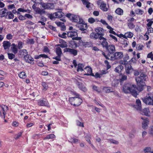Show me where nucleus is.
Returning a JSON list of instances; mask_svg holds the SVG:
<instances>
[{"label": "nucleus", "instance_id": "nucleus-32", "mask_svg": "<svg viewBox=\"0 0 153 153\" xmlns=\"http://www.w3.org/2000/svg\"><path fill=\"white\" fill-rule=\"evenodd\" d=\"M83 4L85 5L86 7L88 8L90 7L91 3L87 1L86 0H81Z\"/></svg>", "mask_w": 153, "mask_h": 153}, {"label": "nucleus", "instance_id": "nucleus-13", "mask_svg": "<svg viewBox=\"0 0 153 153\" xmlns=\"http://www.w3.org/2000/svg\"><path fill=\"white\" fill-rule=\"evenodd\" d=\"M64 52H68L74 56H76L77 53V51L76 50L73 49L66 48L64 50Z\"/></svg>", "mask_w": 153, "mask_h": 153}, {"label": "nucleus", "instance_id": "nucleus-39", "mask_svg": "<svg viewBox=\"0 0 153 153\" xmlns=\"http://www.w3.org/2000/svg\"><path fill=\"white\" fill-rule=\"evenodd\" d=\"M135 13L137 15H142L144 13V11H143L141 10L140 9H139L136 10L135 11Z\"/></svg>", "mask_w": 153, "mask_h": 153}, {"label": "nucleus", "instance_id": "nucleus-8", "mask_svg": "<svg viewBox=\"0 0 153 153\" xmlns=\"http://www.w3.org/2000/svg\"><path fill=\"white\" fill-rule=\"evenodd\" d=\"M80 40H72L70 41L69 43V46L70 47L75 48L78 46L79 42H80Z\"/></svg>", "mask_w": 153, "mask_h": 153}, {"label": "nucleus", "instance_id": "nucleus-35", "mask_svg": "<svg viewBox=\"0 0 153 153\" xmlns=\"http://www.w3.org/2000/svg\"><path fill=\"white\" fill-rule=\"evenodd\" d=\"M84 67V65L82 64H79L78 65V68L77 69V71H83V68Z\"/></svg>", "mask_w": 153, "mask_h": 153}, {"label": "nucleus", "instance_id": "nucleus-25", "mask_svg": "<svg viewBox=\"0 0 153 153\" xmlns=\"http://www.w3.org/2000/svg\"><path fill=\"white\" fill-rule=\"evenodd\" d=\"M77 85L79 88L84 92L86 91V89L85 87L82 83L78 82Z\"/></svg>", "mask_w": 153, "mask_h": 153}, {"label": "nucleus", "instance_id": "nucleus-26", "mask_svg": "<svg viewBox=\"0 0 153 153\" xmlns=\"http://www.w3.org/2000/svg\"><path fill=\"white\" fill-rule=\"evenodd\" d=\"M100 9L104 11H107L108 10V8L106 7V4L102 3L100 6Z\"/></svg>", "mask_w": 153, "mask_h": 153}, {"label": "nucleus", "instance_id": "nucleus-56", "mask_svg": "<svg viewBox=\"0 0 153 153\" xmlns=\"http://www.w3.org/2000/svg\"><path fill=\"white\" fill-rule=\"evenodd\" d=\"M73 15V14H71L70 13L67 14L66 15V16L70 20H71L72 19L73 16H72Z\"/></svg>", "mask_w": 153, "mask_h": 153}, {"label": "nucleus", "instance_id": "nucleus-62", "mask_svg": "<svg viewBox=\"0 0 153 153\" xmlns=\"http://www.w3.org/2000/svg\"><path fill=\"white\" fill-rule=\"evenodd\" d=\"M91 43L89 42H86L84 43V45L85 47H89L90 46Z\"/></svg>", "mask_w": 153, "mask_h": 153}, {"label": "nucleus", "instance_id": "nucleus-57", "mask_svg": "<svg viewBox=\"0 0 153 153\" xmlns=\"http://www.w3.org/2000/svg\"><path fill=\"white\" fill-rule=\"evenodd\" d=\"M120 63L122 65H127L126 64H127V62L125 60H121L120 61Z\"/></svg>", "mask_w": 153, "mask_h": 153}, {"label": "nucleus", "instance_id": "nucleus-37", "mask_svg": "<svg viewBox=\"0 0 153 153\" xmlns=\"http://www.w3.org/2000/svg\"><path fill=\"white\" fill-rule=\"evenodd\" d=\"M19 76L21 78L25 79L26 77L25 73L24 72H21L19 74Z\"/></svg>", "mask_w": 153, "mask_h": 153}, {"label": "nucleus", "instance_id": "nucleus-11", "mask_svg": "<svg viewBox=\"0 0 153 153\" xmlns=\"http://www.w3.org/2000/svg\"><path fill=\"white\" fill-rule=\"evenodd\" d=\"M76 26L78 27L81 30L84 31L87 28V25L86 24H84L82 22L76 24Z\"/></svg>", "mask_w": 153, "mask_h": 153}, {"label": "nucleus", "instance_id": "nucleus-18", "mask_svg": "<svg viewBox=\"0 0 153 153\" xmlns=\"http://www.w3.org/2000/svg\"><path fill=\"white\" fill-rule=\"evenodd\" d=\"M133 71L131 66L130 65H126L125 68V71L127 74H130Z\"/></svg>", "mask_w": 153, "mask_h": 153}, {"label": "nucleus", "instance_id": "nucleus-59", "mask_svg": "<svg viewBox=\"0 0 153 153\" xmlns=\"http://www.w3.org/2000/svg\"><path fill=\"white\" fill-rule=\"evenodd\" d=\"M13 37V36L11 34H9L7 35V38L9 40L11 39Z\"/></svg>", "mask_w": 153, "mask_h": 153}, {"label": "nucleus", "instance_id": "nucleus-53", "mask_svg": "<svg viewBox=\"0 0 153 153\" xmlns=\"http://www.w3.org/2000/svg\"><path fill=\"white\" fill-rule=\"evenodd\" d=\"M108 72V71L107 69L106 70H102L100 71L101 75L105 74Z\"/></svg>", "mask_w": 153, "mask_h": 153}, {"label": "nucleus", "instance_id": "nucleus-24", "mask_svg": "<svg viewBox=\"0 0 153 153\" xmlns=\"http://www.w3.org/2000/svg\"><path fill=\"white\" fill-rule=\"evenodd\" d=\"M24 58L26 61L29 63L30 62V61L33 60V58L28 54L25 55Z\"/></svg>", "mask_w": 153, "mask_h": 153}, {"label": "nucleus", "instance_id": "nucleus-22", "mask_svg": "<svg viewBox=\"0 0 153 153\" xmlns=\"http://www.w3.org/2000/svg\"><path fill=\"white\" fill-rule=\"evenodd\" d=\"M140 111V113L143 115H144L146 116L149 115V109L147 108H145L143 109V110Z\"/></svg>", "mask_w": 153, "mask_h": 153}, {"label": "nucleus", "instance_id": "nucleus-45", "mask_svg": "<svg viewBox=\"0 0 153 153\" xmlns=\"http://www.w3.org/2000/svg\"><path fill=\"white\" fill-rule=\"evenodd\" d=\"M118 81L117 80H114L112 82V85L113 86L115 87L118 84Z\"/></svg>", "mask_w": 153, "mask_h": 153}, {"label": "nucleus", "instance_id": "nucleus-17", "mask_svg": "<svg viewBox=\"0 0 153 153\" xmlns=\"http://www.w3.org/2000/svg\"><path fill=\"white\" fill-rule=\"evenodd\" d=\"M8 13V11L6 8H3L0 10V15L1 17L6 16Z\"/></svg>", "mask_w": 153, "mask_h": 153}, {"label": "nucleus", "instance_id": "nucleus-54", "mask_svg": "<svg viewBox=\"0 0 153 153\" xmlns=\"http://www.w3.org/2000/svg\"><path fill=\"white\" fill-rule=\"evenodd\" d=\"M60 57L61 56L57 55V56L53 57V59L57 61H60L61 60Z\"/></svg>", "mask_w": 153, "mask_h": 153}, {"label": "nucleus", "instance_id": "nucleus-63", "mask_svg": "<svg viewBox=\"0 0 153 153\" xmlns=\"http://www.w3.org/2000/svg\"><path fill=\"white\" fill-rule=\"evenodd\" d=\"M22 133L20 132L18 133L16 135V137H15L16 139H18L22 135Z\"/></svg>", "mask_w": 153, "mask_h": 153}, {"label": "nucleus", "instance_id": "nucleus-43", "mask_svg": "<svg viewBox=\"0 0 153 153\" xmlns=\"http://www.w3.org/2000/svg\"><path fill=\"white\" fill-rule=\"evenodd\" d=\"M128 27L131 29H134L135 27V25L132 23H128Z\"/></svg>", "mask_w": 153, "mask_h": 153}, {"label": "nucleus", "instance_id": "nucleus-36", "mask_svg": "<svg viewBox=\"0 0 153 153\" xmlns=\"http://www.w3.org/2000/svg\"><path fill=\"white\" fill-rule=\"evenodd\" d=\"M55 137V136L53 134H51L47 135L46 137H45L44 138V140L46 139H51L54 138Z\"/></svg>", "mask_w": 153, "mask_h": 153}, {"label": "nucleus", "instance_id": "nucleus-16", "mask_svg": "<svg viewBox=\"0 0 153 153\" xmlns=\"http://www.w3.org/2000/svg\"><path fill=\"white\" fill-rule=\"evenodd\" d=\"M38 104L39 105L42 106H49V103L47 100L45 99L39 100L38 102Z\"/></svg>", "mask_w": 153, "mask_h": 153}, {"label": "nucleus", "instance_id": "nucleus-1", "mask_svg": "<svg viewBox=\"0 0 153 153\" xmlns=\"http://www.w3.org/2000/svg\"><path fill=\"white\" fill-rule=\"evenodd\" d=\"M137 89L136 85L130 83L125 84L123 88V91L124 93L126 94L131 93L135 97L138 94L136 91Z\"/></svg>", "mask_w": 153, "mask_h": 153}, {"label": "nucleus", "instance_id": "nucleus-55", "mask_svg": "<svg viewBox=\"0 0 153 153\" xmlns=\"http://www.w3.org/2000/svg\"><path fill=\"white\" fill-rule=\"evenodd\" d=\"M149 133L153 136V126H152L149 129Z\"/></svg>", "mask_w": 153, "mask_h": 153}, {"label": "nucleus", "instance_id": "nucleus-40", "mask_svg": "<svg viewBox=\"0 0 153 153\" xmlns=\"http://www.w3.org/2000/svg\"><path fill=\"white\" fill-rule=\"evenodd\" d=\"M85 138L86 140L90 144H91V141L90 139H91V136L90 134H87L85 136Z\"/></svg>", "mask_w": 153, "mask_h": 153}, {"label": "nucleus", "instance_id": "nucleus-50", "mask_svg": "<svg viewBox=\"0 0 153 153\" xmlns=\"http://www.w3.org/2000/svg\"><path fill=\"white\" fill-rule=\"evenodd\" d=\"M88 22L90 23H93L95 22V20L93 18H90L88 19Z\"/></svg>", "mask_w": 153, "mask_h": 153}, {"label": "nucleus", "instance_id": "nucleus-4", "mask_svg": "<svg viewBox=\"0 0 153 153\" xmlns=\"http://www.w3.org/2000/svg\"><path fill=\"white\" fill-rule=\"evenodd\" d=\"M69 101L71 104L76 106L79 105L82 102L81 99L77 97H74L70 98Z\"/></svg>", "mask_w": 153, "mask_h": 153}, {"label": "nucleus", "instance_id": "nucleus-3", "mask_svg": "<svg viewBox=\"0 0 153 153\" xmlns=\"http://www.w3.org/2000/svg\"><path fill=\"white\" fill-rule=\"evenodd\" d=\"M123 56L122 52H116L114 54H109L110 59L111 60H119L121 59Z\"/></svg>", "mask_w": 153, "mask_h": 153}, {"label": "nucleus", "instance_id": "nucleus-19", "mask_svg": "<svg viewBox=\"0 0 153 153\" xmlns=\"http://www.w3.org/2000/svg\"><path fill=\"white\" fill-rule=\"evenodd\" d=\"M3 44V46L4 50L9 49L11 46V43L9 41H4Z\"/></svg>", "mask_w": 153, "mask_h": 153}, {"label": "nucleus", "instance_id": "nucleus-46", "mask_svg": "<svg viewBox=\"0 0 153 153\" xmlns=\"http://www.w3.org/2000/svg\"><path fill=\"white\" fill-rule=\"evenodd\" d=\"M12 50L13 53L15 54H16L17 53L18 50L16 46H14L12 48Z\"/></svg>", "mask_w": 153, "mask_h": 153}, {"label": "nucleus", "instance_id": "nucleus-20", "mask_svg": "<svg viewBox=\"0 0 153 153\" xmlns=\"http://www.w3.org/2000/svg\"><path fill=\"white\" fill-rule=\"evenodd\" d=\"M136 105H134V107L137 109L140 110L141 109V102L140 100H136Z\"/></svg>", "mask_w": 153, "mask_h": 153}, {"label": "nucleus", "instance_id": "nucleus-2", "mask_svg": "<svg viewBox=\"0 0 153 153\" xmlns=\"http://www.w3.org/2000/svg\"><path fill=\"white\" fill-rule=\"evenodd\" d=\"M148 77L144 73H141L139 76L136 77L135 79L138 89L140 91L143 90V88L145 85L144 82Z\"/></svg>", "mask_w": 153, "mask_h": 153}, {"label": "nucleus", "instance_id": "nucleus-64", "mask_svg": "<svg viewBox=\"0 0 153 153\" xmlns=\"http://www.w3.org/2000/svg\"><path fill=\"white\" fill-rule=\"evenodd\" d=\"M127 79V76L126 75H123L122 76L121 79L122 80L124 81L126 80Z\"/></svg>", "mask_w": 153, "mask_h": 153}, {"label": "nucleus", "instance_id": "nucleus-6", "mask_svg": "<svg viewBox=\"0 0 153 153\" xmlns=\"http://www.w3.org/2000/svg\"><path fill=\"white\" fill-rule=\"evenodd\" d=\"M67 35L69 37H73V40H80V38L77 37V33L76 31H69L68 32Z\"/></svg>", "mask_w": 153, "mask_h": 153}, {"label": "nucleus", "instance_id": "nucleus-31", "mask_svg": "<svg viewBox=\"0 0 153 153\" xmlns=\"http://www.w3.org/2000/svg\"><path fill=\"white\" fill-rule=\"evenodd\" d=\"M123 66L121 65L118 66L115 69L114 71L118 73H119L123 69Z\"/></svg>", "mask_w": 153, "mask_h": 153}, {"label": "nucleus", "instance_id": "nucleus-30", "mask_svg": "<svg viewBox=\"0 0 153 153\" xmlns=\"http://www.w3.org/2000/svg\"><path fill=\"white\" fill-rule=\"evenodd\" d=\"M1 108L2 109L3 111V115L2 116L4 118V119L5 117V115L6 114V112H5V111L7 109L8 107L7 106L4 105L3 106H1Z\"/></svg>", "mask_w": 153, "mask_h": 153}, {"label": "nucleus", "instance_id": "nucleus-51", "mask_svg": "<svg viewBox=\"0 0 153 153\" xmlns=\"http://www.w3.org/2000/svg\"><path fill=\"white\" fill-rule=\"evenodd\" d=\"M134 75L135 76H137L139 75L140 73L139 71L137 70H133Z\"/></svg>", "mask_w": 153, "mask_h": 153}, {"label": "nucleus", "instance_id": "nucleus-58", "mask_svg": "<svg viewBox=\"0 0 153 153\" xmlns=\"http://www.w3.org/2000/svg\"><path fill=\"white\" fill-rule=\"evenodd\" d=\"M93 88L94 90L96 91H97L98 92H100V91L99 88L96 86L95 85L93 86Z\"/></svg>", "mask_w": 153, "mask_h": 153}, {"label": "nucleus", "instance_id": "nucleus-7", "mask_svg": "<svg viewBox=\"0 0 153 153\" xmlns=\"http://www.w3.org/2000/svg\"><path fill=\"white\" fill-rule=\"evenodd\" d=\"M103 36H99V40H100V42L102 47L106 48L108 45L106 38L103 37Z\"/></svg>", "mask_w": 153, "mask_h": 153}, {"label": "nucleus", "instance_id": "nucleus-10", "mask_svg": "<svg viewBox=\"0 0 153 153\" xmlns=\"http://www.w3.org/2000/svg\"><path fill=\"white\" fill-rule=\"evenodd\" d=\"M105 48L109 53L108 54V56L109 54H113L115 51V48L114 45H110L109 46H108V45L107 47Z\"/></svg>", "mask_w": 153, "mask_h": 153}, {"label": "nucleus", "instance_id": "nucleus-38", "mask_svg": "<svg viewBox=\"0 0 153 153\" xmlns=\"http://www.w3.org/2000/svg\"><path fill=\"white\" fill-rule=\"evenodd\" d=\"M70 142L71 143H78V140L76 139L74 137L71 138L70 139Z\"/></svg>", "mask_w": 153, "mask_h": 153}, {"label": "nucleus", "instance_id": "nucleus-49", "mask_svg": "<svg viewBox=\"0 0 153 153\" xmlns=\"http://www.w3.org/2000/svg\"><path fill=\"white\" fill-rule=\"evenodd\" d=\"M147 57L150 58L152 60H153V54H152V52L148 54Z\"/></svg>", "mask_w": 153, "mask_h": 153}, {"label": "nucleus", "instance_id": "nucleus-29", "mask_svg": "<svg viewBox=\"0 0 153 153\" xmlns=\"http://www.w3.org/2000/svg\"><path fill=\"white\" fill-rule=\"evenodd\" d=\"M35 11L37 14L42 15L45 13V11L43 10H41L40 8L37 7L35 8Z\"/></svg>", "mask_w": 153, "mask_h": 153}, {"label": "nucleus", "instance_id": "nucleus-61", "mask_svg": "<svg viewBox=\"0 0 153 153\" xmlns=\"http://www.w3.org/2000/svg\"><path fill=\"white\" fill-rule=\"evenodd\" d=\"M25 16L30 19H32L33 18V16L31 15L28 14H26L25 15Z\"/></svg>", "mask_w": 153, "mask_h": 153}, {"label": "nucleus", "instance_id": "nucleus-28", "mask_svg": "<svg viewBox=\"0 0 153 153\" xmlns=\"http://www.w3.org/2000/svg\"><path fill=\"white\" fill-rule=\"evenodd\" d=\"M64 13L62 12L58 11L54 13L55 18H61L63 15Z\"/></svg>", "mask_w": 153, "mask_h": 153}, {"label": "nucleus", "instance_id": "nucleus-52", "mask_svg": "<svg viewBox=\"0 0 153 153\" xmlns=\"http://www.w3.org/2000/svg\"><path fill=\"white\" fill-rule=\"evenodd\" d=\"M143 46L142 45H137V50H141L143 49Z\"/></svg>", "mask_w": 153, "mask_h": 153}, {"label": "nucleus", "instance_id": "nucleus-41", "mask_svg": "<svg viewBox=\"0 0 153 153\" xmlns=\"http://www.w3.org/2000/svg\"><path fill=\"white\" fill-rule=\"evenodd\" d=\"M42 85L43 88L44 90H46L48 88V86L45 82H43L42 83Z\"/></svg>", "mask_w": 153, "mask_h": 153}, {"label": "nucleus", "instance_id": "nucleus-34", "mask_svg": "<svg viewBox=\"0 0 153 153\" xmlns=\"http://www.w3.org/2000/svg\"><path fill=\"white\" fill-rule=\"evenodd\" d=\"M56 52L57 55L61 56L62 53L61 49L59 47H57L56 48Z\"/></svg>", "mask_w": 153, "mask_h": 153}, {"label": "nucleus", "instance_id": "nucleus-48", "mask_svg": "<svg viewBox=\"0 0 153 153\" xmlns=\"http://www.w3.org/2000/svg\"><path fill=\"white\" fill-rule=\"evenodd\" d=\"M8 17L9 19H12L14 17V15L11 12H8Z\"/></svg>", "mask_w": 153, "mask_h": 153}, {"label": "nucleus", "instance_id": "nucleus-42", "mask_svg": "<svg viewBox=\"0 0 153 153\" xmlns=\"http://www.w3.org/2000/svg\"><path fill=\"white\" fill-rule=\"evenodd\" d=\"M7 54L9 59H12L15 57V55L13 53H8Z\"/></svg>", "mask_w": 153, "mask_h": 153}, {"label": "nucleus", "instance_id": "nucleus-9", "mask_svg": "<svg viewBox=\"0 0 153 153\" xmlns=\"http://www.w3.org/2000/svg\"><path fill=\"white\" fill-rule=\"evenodd\" d=\"M141 118L143 120V121L142 123V127L144 129L147 128L149 122L148 119L144 117H141Z\"/></svg>", "mask_w": 153, "mask_h": 153}, {"label": "nucleus", "instance_id": "nucleus-60", "mask_svg": "<svg viewBox=\"0 0 153 153\" xmlns=\"http://www.w3.org/2000/svg\"><path fill=\"white\" fill-rule=\"evenodd\" d=\"M110 143L115 144H118L119 143L118 141L114 140H111Z\"/></svg>", "mask_w": 153, "mask_h": 153}, {"label": "nucleus", "instance_id": "nucleus-23", "mask_svg": "<svg viewBox=\"0 0 153 153\" xmlns=\"http://www.w3.org/2000/svg\"><path fill=\"white\" fill-rule=\"evenodd\" d=\"M122 37L125 38H131L133 36V34L131 32H128L126 33L124 35H122Z\"/></svg>", "mask_w": 153, "mask_h": 153}, {"label": "nucleus", "instance_id": "nucleus-44", "mask_svg": "<svg viewBox=\"0 0 153 153\" xmlns=\"http://www.w3.org/2000/svg\"><path fill=\"white\" fill-rule=\"evenodd\" d=\"M151 148L149 147H146L143 150L144 152L145 153H148L151 152Z\"/></svg>", "mask_w": 153, "mask_h": 153}, {"label": "nucleus", "instance_id": "nucleus-15", "mask_svg": "<svg viewBox=\"0 0 153 153\" xmlns=\"http://www.w3.org/2000/svg\"><path fill=\"white\" fill-rule=\"evenodd\" d=\"M85 72L86 73L85 74L86 75H91L94 76V75L92 73V69L89 67H87L84 69Z\"/></svg>", "mask_w": 153, "mask_h": 153}, {"label": "nucleus", "instance_id": "nucleus-14", "mask_svg": "<svg viewBox=\"0 0 153 153\" xmlns=\"http://www.w3.org/2000/svg\"><path fill=\"white\" fill-rule=\"evenodd\" d=\"M72 16L73 18L71 20L73 22L79 23L83 22V20L82 19L80 18L78 16L73 15Z\"/></svg>", "mask_w": 153, "mask_h": 153}, {"label": "nucleus", "instance_id": "nucleus-47", "mask_svg": "<svg viewBox=\"0 0 153 153\" xmlns=\"http://www.w3.org/2000/svg\"><path fill=\"white\" fill-rule=\"evenodd\" d=\"M76 123L77 126L81 127H84V125L83 123H82L79 122V120H76Z\"/></svg>", "mask_w": 153, "mask_h": 153}, {"label": "nucleus", "instance_id": "nucleus-27", "mask_svg": "<svg viewBox=\"0 0 153 153\" xmlns=\"http://www.w3.org/2000/svg\"><path fill=\"white\" fill-rule=\"evenodd\" d=\"M115 13L119 15H122L123 14V11L120 8H117L115 11Z\"/></svg>", "mask_w": 153, "mask_h": 153}, {"label": "nucleus", "instance_id": "nucleus-12", "mask_svg": "<svg viewBox=\"0 0 153 153\" xmlns=\"http://www.w3.org/2000/svg\"><path fill=\"white\" fill-rule=\"evenodd\" d=\"M103 36V34L101 33H97L94 32L91 33L90 35V38L92 39L96 40L99 38V36Z\"/></svg>", "mask_w": 153, "mask_h": 153}, {"label": "nucleus", "instance_id": "nucleus-21", "mask_svg": "<svg viewBox=\"0 0 153 153\" xmlns=\"http://www.w3.org/2000/svg\"><path fill=\"white\" fill-rule=\"evenodd\" d=\"M103 91L105 93H109L114 92L113 89L111 87H105L103 89Z\"/></svg>", "mask_w": 153, "mask_h": 153}, {"label": "nucleus", "instance_id": "nucleus-33", "mask_svg": "<svg viewBox=\"0 0 153 153\" xmlns=\"http://www.w3.org/2000/svg\"><path fill=\"white\" fill-rule=\"evenodd\" d=\"M103 30L101 27H98L95 29V31L97 33H101L103 34V36H104V33Z\"/></svg>", "mask_w": 153, "mask_h": 153}, {"label": "nucleus", "instance_id": "nucleus-5", "mask_svg": "<svg viewBox=\"0 0 153 153\" xmlns=\"http://www.w3.org/2000/svg\"><path fill=\"white\" fill-rule=\"evenodd\" d=\"M40 5L45 9H53L54 7V4L50 3L42 2L40 3Z\"/></svg>", "mask_w": 153, "mask_h": 153}]
</instances>
